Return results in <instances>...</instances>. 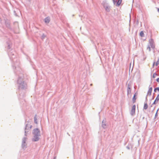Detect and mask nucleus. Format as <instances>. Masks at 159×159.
<instances>
[{"mask_svg":"<svg viewBox=\"0 0 159 159\" xmlns=\"http://www.w3.org/2000/svg\"><path fill=\"white\" fill-rule=\"evenodd\" d=\"M33 134L34 135V137L32 139V140L34 141H38L39 139V131L38 129H34V130Z\"/></svg>","mask_w":159,"mask_h":159,"instance_id":"f257e3e1","label":"nucleus"},{"mask_svg":"<svg viewBox=\"0 0 159 159\" xmlns=\"http://www.w3.org/2000/svg\"><path fill=\"white\" fill-rule=\"evenodd\" d=\"M135 107L136 106L135 105H133L130 111V114L132 116L134 115L135 114Z\"/></svg>","mask_w":159,"mask_h":159,"instance_id":"f03ea898","label":"nucleus"},{"mask_svg":"<svg viewBox=\"0 0 159 159\" xmlns=\"http://www.w3.org/2000/svg\"><path fill=\"white\" fill-rule=\"evenodd\" d=\"M149 42L151 48L154 49L155 48V45L153 40L152 39H151L149 40Z\"/></svg>","mask_w":159,"mask_h":159,"instance_id":"7ed1b4c3","label":"nucleus"},{"mask_svg":"<svg viewBox=\"0 0 159 159\" xmlns=\"http://www.w3.org/2000/svg\"><path fill=\"white\" fill-rule=\"evenodd\" d=\"M152 91V88L151 87L149 88L148 91V95H151V93Z\"/></svg>","mask_w":159,"mask_h":159,"instance_id":"20e7f679","label":"nucleus"},{"mask_svg":"<svg viewBox=\"0 0 159 159\" xmlns=\"http://www.w3.org/2000/svg\"><path fill=\"white\" fill-rule=\"evenodd\" d=\"M50 20V18L48 17H47L46 18L44 19V21L46 23H48Z\"/></svg>","mask_w":159,"mask_h":159,"instance_id":"39448f33","label":"nucleus"},{"mask_svg":"<svg viewBox=\"0 0 159 159\" xmlns=\"http://www.w3.org/2000/svg\"><path fill=\"white\" fill-rule=\"evenodd\" d=\"M159 100V94L157 95V97L156 98L153 103L154 104H156V102H158V101Z\"/></svg>","mask_w":159,"mask_h":159,"instance_id":"423d86ee","label":"nucleus"},{"mask_svg":"<svg viewBox=\"0 0 159 159\" xmlns=\"http://www.w3.org/2000/svg\"><path fill=\"white\" fill-rule=\"evenodd\" d=\"M159 64V59L156 63L154 62L153 64V67L155 65L156 66H157Z\"/></svg>","mask_w":159,"mask_h":159,"instance_id":"0eeeda50","label":"nucleus"},{"mask_svg":"<svg viewBox=\"0 0 159 159\" xmlns=\"http://www.w3.org/2000/svg\"><path fill=\"white\" fill-rule=\"evenodd\" d=\"M148 105L147 103H144L143 106V109L144 110H146L148 108Z\"/></svg>","mask_w":159,"mask_h":159,"instance_id":"6e6552de","label":"nucleus"},{"mask_svg":"<svg viewBox=\"0 0 159 159\" xmlns=\"http://www.w3.org/2000/svg\"><path fill=\"white\" fill-rule=\"evenodd\" d=\"M136 93H135L134 94V95L133 96V101L134 103L135 102V101L136 100Z\"/></svg>","mask_w":159,"mask_h":159,"instance_id":"1a4fd4ad","label":"nucleus"},{"mask_svg":"<svg viewBox=\"0 0 159 159\" xmlns=\"http://www.w3.org/2000/svg\"><path fill=\"white\" fill-rule=\"evenodd\" d=\"M140 35L142 37H143L144 36V33H143V31H141L140 32Z\"/></svg>","mask_w":159,"mask_h":159,"instance_id":"9d476101","label":"nucleus"},{"mask_svg":"<svg viewBox=\"0 0 159 159\" xmlns=\"http://www.w3.org/2000/svg\"><path fill=\"white\" fill-rule=\"evenodd\" d=\"M121 0H119L118 1L117 3V5L118 6H119L120 5V3H121Z\"/></svg>","mask_w":159,"mask_h":159,"instance_id":"9b49d317","label":"nucleus"},{"mask_svg":"<svg viewBox=\"0 0 159 159\" xmlns=\"http://www.w3.org/2000/svg\"><path fill=\"white\" fill-rule=\"evenodd\" d=\"M37 118L36 117V116H35L34 117V122L36 124H37Z\"/></svg>","mask_w":159,"mask_h":159,"instance_id":"f8f14e48","label":"nucleus"},{"mask_svg":"<svg viewBox=\"0 0 159 159\" xmlns=\"http://www.w3.org/2000/svg\"><path fill=\"white\" fill-rule=\"evenodd\" d=\"M157 90L159 91V87H157L156 88L154 89V91L155 92H156Z\"/></svg>","mask_w":159,"mask_h":159,"instance_id":"ddd939ff","label":"nucleus"},{"mask_svg":"<svg viewBox=\"0 0 159 159\" xmlns=\"http://www.w3.org/2000/svg\"><path fill=\"white\" fill-rule=\"evenodd\" d=\"M157 75L156 73H154L153 75V78H155Z\"/></svg>","mask_w":159,"mask_h":159,"instance_id":"4468645a","label":"nucleus"},{"mask_svg":"<svg viewBox=\"0 0 159 159\" xmlns=\"http://www.w3.org/2000/svg\"><path fill=\"white\" fill-rule=\"evenodd\" d=\"M147 49L150 52L151 50V48L149 46H148L147 48Z\"/></svg>","mask_w":159,"mask_h":159,"instance_id":"2eb2a0df","label":"nucleus"},{"mask_svg":"<svg viewBox=\"0 0 159 159\" xmlns=\"http://www.w3.org/2000/svg\"><path fill=\"white\" fill-rule=\"evenodd\" d=\"M158 109L157 110V112L156 113L155 116L156 117H157V113H158Z\"/></svg>","mask_w":159,"mask_h":159,"instance_id":"dca6fc26","label":"nucleus"},{"mask_svg":"<svg viewBox=\"0 0 159 159\" xmlns=\"http://www.w3.org/2000/svg\"><path fill=\"white\" fill-rule=\"evenodd\" d=\"M21 79L20 78L18 80V83H20V80H21Z\"/></svg>","mask_w":159,"mask_h":159,"instance_id":"f3484780","label":"nucleus"},{"mask_svg":"<svg viewBox=\"0 0 159 159\" xmlns=\"http://www.w3.org/2000/svg\"><path fill=\"white\" fill-rule=\"evenodd\" d=\"M157 82H159V77L157 79Z\"/></svg>","mask_w":159,"mask_h":159,"instance_id":"a211bd4d","label":"nucleus"},{"mask_svg":"<svg viewBox=\"0 0 159 159\" xmlns=\"http://www.w3.org/2000/svg\"><path fill=\"white\" fill-rule=\"evenodd\" d=\"M108 10H109V9H108V8L107 7V8H106V10L107 11H108Z\"/></svg>","mask_w":159,"mask_h":159,"instance_id":"6ab92c4d","label":"nucleus"},{"mask_svg":"<svg viewBox=\"0 0 159 159\" xmlns=\"http://www.w3.org/2000/svg\"><path fill=\"white\" fill-rule=\"evenodd\" d=\"M24 84V82H22V83H21V84Z\"/></svg>","mask_w":159,"mask_h":159,"instance_id":"aec40b11","label":"nucleus"},{"mask_svg":"<svg viewBox=\"0 0 159 159\" xmlns=\"http://www.w3.org/2000/svg\"><path fill=\"white\" fill-rule=\"evenodd\" d=\"M157 10H158V12H159V9L158 8Z\"/></svg>","mask_w":159,"mask_h":159,"instance_id":"412c9836","label":"nucleus"},{"mask_svg":"<svg viewBox=\"0 0 159 159\" xmlns=\"http://www.w3.org/2000/svg\"><path fill=\"white\" fill-rule=\"evenodd\" d=\"M25 85L26 86V84H25Z\"/></svg>","mask_w":159,"mask_h":159,"instance_id":"4be33fe9","label":"nucleus"}]
</instances>
